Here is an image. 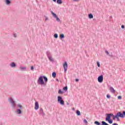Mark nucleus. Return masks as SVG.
<instances>
[{
  "instance_id": "nucleus-1",
  "label": "nucleus",
  "mask_w": 125,
  "mask_h": 125,
  "mask_svg": "<svg viewBox=\"0 0 125 125\" xmlns=\"http://www.w3.org/2000/svg\"><path fill=\"white\" fill-rule=\"evenodd\" d=\"M107 116L105 118L106 122H108L109 124H113V120L111 119V117H113V120H116L117 119V121H118V117H116L117 115H114V114L110 113V114H106Z\"/></svg>"
},
{
  "instance_id": "nucleus-2",
  "label": "nucleus",
  "mask_w": 125,
  "mask_h": 125,
  "mask_svg": "<svg viewBox=\"0 0 125 125\" xmlns=\"http://www.w3.org/2000/svg\"><path fill=\"white\" fill-rule=\"evenodd\" d=\"M8 102L10 103L13 109H16V103L13 100V98L10 97L8 98Z\"/></svg>"
},
{
  "instance_id": "nucleus-3",
  "label": "nucleus",
  "mask_w": 125,
  "mask_h": 125,
  "mask_svg": "<svg viewBox=\"0 0 125 125\" xmlns=\"http://www.w3.org/2000/svg\"><path fill=\"white\" fill-rule=\"evenodd\" d=\"M116 115V118H117V121L120 122V118H122V119H123V118H125V111H123L122 113L121 112H118L117 113Z\"/></svg>"
},
{
  "instance_id": "nucleus-4",
  "label": "nucleus",
  "mask_w": 125,
  "mask_h": 125,
  "mask_svg": "<svg viewBox=\"0 0 125 125\" xmlns=\"http://www.w3.org/2000/svg\"><path fill=\"white\" fill-rule=\"evenodd\" d=\"M37 83L38 84H41V85H44V84H45L44 81H43V78L42 76H40L39 78L37 81Z\"/></svg>"
},
{
  "instance_id": "nucleus-5",
  "label": "nucleus",
  "mask_w": 125,
  "mask_h": 125,
  "mask_svg": "<svg viewBox=\"0 0 125 125\" xmlns=\"http://www.w3.org/2000/svg\"><path fill=\"white\" fill-rule=\"evenodd\" d=\"M58 102L62 105H64V101L63 100L62 97L60 96L58 97Z\"/></svg>"
},
{
  "instance_id": "nucleus-6",
  "label": "nucleus",
  "mask_w": 125,
  "mask_h": 125,
  "mask_svg": "<svg viewBox=\"0 0 125 125\" xmlns=\"http://www.w3.org/2000/svg\"><path fill=\"white\" fill-rule=\"evenodd\" d=\"M51 14H52L53 17L56 18V21H57V22H60V19H59V18L58 17V16H57V15H56V14L54 13L53 12H51Z\"/></svg>"
},
{
  "instance_id": "nucleus-7",
  "label": "nucleus",
  "mask_w": 125,
  "mask_h": 125,
  "mask_svg": "<svg viewBox=\"0 0 125 125\" xmlns=\"http://www.w3.org/2000/svg\"><path fill=\"white\" fill-rule=\"evenodd\" d=\"M39 114L40 115V116H45V114H44V112H43V109H42V108H40L39 110Z\"/></svg>"
},
{
  "instance_id": "nucleus-8",
  "label": "nucleus",
  "mask_w": 125,
  "mask_h": 125,
  "mask_svg": "<svg viewBox=\"0 0 125 125\" xmlns=\"http://www.w3.org/2000/svg\"><path fill=\"white\" fill-rule=\"evenodd\" d=\"M63 68L64 73H66V72H67V69H68V63L67 62H65L63 64Z\"/></svg>"
},
{
  "instance_id": "nucleus-9",
  "label": "nucleus",
  "mask_w": 125,
  "mask_h": 125,
  "mask_svg": "<svg viewBox=\"0 0 125 125\" xmlns=\"http://www.w3.org/2000/svg\"><path fill=\"white\" fill-rule=\"evenodd\" d=\"M98 82L99 83H103V75H101V76H99L98 78Z\"/></svg>"
},
{
  "instance_id": "nucleus-10",
  "label": "nucleus",
  "mask_w": 125,
  "mask_h": 125,
  "mask_svg": "<svg viewBox=\"0 0 125 125\" xmlns=\"http://www.w3.org/2000/svg\"><path fill=\"white\" fill-rule=\"evenodd\" d=\"M5 3L6 5H10L11 4V1L10 0H5Z\"/></svg>"
},
{
  "instance_id": "nucleus-11",
  "label": "nucleus",
  "mask_w": 125,
  "mask_h": 125,
  "mask_svg": "<svg viewBox=\"0 0 125 125\" xmlns=\"http://www.w3.org/2000/svg\"><path fill=\"white\" fill-rule=\"evenodd\" d=\"M35 110H38L39 108V103L38 102H35Z\"/></svg>"
},
{
  "instance_id": "nucleus-12",
  "label": "nucleus",
  "mask_w": 125,
  "mask_h": 125,
  "mask_svg": "<svg viewBox=\"0 0 125 125\" xmlns=\"http://www.w3.org/2000/svg\"><path fill=\"white\" fill-rule=\"evenodd\" d=\"M9 66H11L12 68H14V67H16V64L15 62H12L9 64Z\"/></svg>"
},
{
  "instance_id": "nucleus-13",
  "label": "nucleus",
  "mask_w": 125,
  "mask_h": 125,
  "mask_svg": "<svg viewBox=\"0 0 125 125\" xmlns=\"http://www.w3.org/2000/svg\"><path fill=\"white\" fill-rule=\"evenodd\" d=\"M16 113L18 115H21V114H22V110L20 109H17Z\"/></svg>"
},
{
  "instance_id": "nucleus-14",
  "label": "nucleus",
  "mask_w": 125,
  "mask_h": 125,
  "mask_svg": "<svg viewBox=\"0 0 125 125\" xmlns=\"http://www.w3.org/2000/svg\"><path fill=\"white\" fill-rule=\"evenodd\" d=\"M46 54L48 58L51 56V53H50V52H49V51L46 52Z\"/></svg>"
},
{
  "instance_id": "nucleus-15",
  "label": "nucleus",
  "mask_w": 125,
  "mask_h": 125,
  "mask_svg": "<svg viewBox=\"0 0 125 125\" xmlns=\"http://www.w3.org/2000/svg\"><path fill=\"white\" fill-rule=\"evenodd\" d=\"M48 59L49 61H51V62H53V61H54V60H53V58H52V56H50L48 57Z\"/></svg>"
},
{
  "instance_id": "nucleus-16",
  "label": "nucleus",
  "mask_w": 125,
  "mask_h": 125,
  "mask_svg": "<svg viewBox=\"0 0 125 125\" xmlns=\"http://www.w3.org/2000/svg\"><path fill=\"white\" fill-rule=\"evenodd\" d=\"M57 3L58 4H62V0H57Z\"/></svg>"
},
{
  "instance_id": "nucleus-17",
  "label": "nucleus",
  "mask_w": 125,
  "mask_h": 125,
  "mask_svg": "<svg viewBox=\"0 0 125 125\" xmlns=\"http://www.w3.org/2000/svg\"><path fill=\"white\" fill-rule=\"evenodd\" d=\"M42 77H43V79H44V81L45 83H46L48 81L47 78L46 77L43 76Z\"/></svg>"
},
{
  "instance_id": "nucleus-18",
  "label": "nucleus",
  "mask_w": 125,
  "mask_h": 125,
  "mask_svg": "<svg viewBox=\"0 0 125 125\" xmlns=\"http://www.w3.org/2000/svg\"><path fill=\"white\" fill-rule=\"evenodd\" d=\"M110 89L112 93H115V89H114V88H113V87H110Z\"/></svg>"
},
{
  "instance_id": "nucleus-19",
  "label": "nucleus",
  "mask_w": 125,
  "mask_h": 125,
  "mask_svg": "<svg viewBox=\"0 0 125 125\" xmlns=\"http://www.w3.org/2000/svg\"><path fill=\"white\" fill-rule=\"evenodd\" d=\"M20 69L21 71H25V70H26V67L25 66H21L20 67Z\"/></svg>"
},
{
  "instance_id": "nucleus-20",
  "label": "nucleus",
  "mask_w": 125,
  "mask_h": 125,
  "mask_svg": "<svg viewBox=\"0 0 125 125\" xmlns=\"http://www.w3.org/2000/svg\"><path fill=\"white\" fill-rule=\"evenodd\" d=\"M88 17L90 19H92V18H93V15L90 14L88 15Z\"/></svg>"
},
{
  "instance_id": "nucleus-21",
  "label": "nucleus",
  "mask_w": 125,
  "mask_h": 125,
  "mask_svg": "<svg viewBox=\"0 0 125 125\" xmlns=\"http://www.w3.org/2000/svg\"><path fill=\"white\" fill-rule=\"evenodd\" d=\"M60 39H64V38H65V36L63 34H61L60 36Z\"/></svg>"
},
{
  "instance_id": "nucleus-22",
  "label": "nucleus",
  "mask_w": 125,
  "mask_h": 125,
  "mask_svg": "<svg viewBox=\"0 0 125 125\" xmlns=\"http://www.w3.org/2000/svg\"><path fill=\"white\" fill-rule=\"evenodd\" d=\"M52 76L53 78H55L56 77V72H53L52 74Z\"/></svg>"
},
{
  "instance_id": "nucleus-23",
  "label": "nucleus",
  "mask_w": 125,
  "mask_h": 125,
  "mask_svg": "<svg viewBox=\"0 0 125 125\" xmlns=\"http://www.w3.org/2000/svg\"><path fill=\"white\" fill-rule=\"evenodd\" d=\"M77 116H81V112L79 110L76 111Z\"/></svg>"
},
{
  "instance_id": "nucleus-24",
  "label": "nucleus",
  "mask_w": 125,
  "mask_h": 125,
  "mask_svg": "<svg viewBox=\"0 0 125 125\" xmlns=\"http://www.w3.org/2000/svg\"><path fill=\"white\" fill-rule=\"evenodd\" d=\"M94 124L96 125H101V124H100L98 121H95L94 122Z\"/></svg>"
},
{
  "instance_id": "nucleus-25",
  "label": "nucleus",
  "mask_w": 125,
  "mask_h": 125,
  "mask_svg": "<svg viewBox=\"0 0 125 125\" xmlns=\"http://www.w3.org/2000/svg\"><path fill=\"white\" fill-rule=\"evenodd\" d=\"M58 93L59 94H63V91L61 89H60L58 91Z\"/></svg>"
},
{
  "instance_id": "nucleus-26",
  "label": "nucleus",
  "mask_w": 125,
  "mask_h": 125,
  "mask_svg": "<svg viewBox=\"0 0 125 125\" xmlns=\"http://www.w3.org/2000/svg\"><path fill=\"white\" fill-rule=\"evenodd\" d=\"M63 90H64V91H67V90H68V87L67 86H65L63 88Z\"/></svg>"
},
{
  "instance_id": "nucleus-27",
  "label": "nucleus",
  "mask_w": 125,
  "mask_h": 125,
  "mask_svg": "<svg viewBox=\"0 0 125 125\" xmlns=\"http://www.w3.org/2000/svg\"><path fill=\"white\" fill-rule=\"evenodd\" d=\"M54 38H55V39H57L58 38V34H55L54 35Z\"/></svg>"
},
{
  "instance_id": "nucleus-28",
  "label": "nucleus",
  "mask_w": 125,
  "mask_h": 125,
  "mask_svg": "<svg viewBox=\"0 0 125 125\" xmlns=\"http://www.w3.org/2000/svg\"><path fill=\"white\" fill-rule=\"evenodd\" d=\"M18 107H19L20 109H22V105L20 104H18Z\"/></svg>"
},
{
  "instance_id": "nucleus-29",
  "label": "nucleus",
  "mask_w": 125,
  "mask_h": 125,
  "mask_svg": "<svg viewBox=\"0 0 125 125\" xmlns=\"http://www.w3.org/2000/svg\"><path fill=\"white\" fill-rule=\"evenodd\" d=\"M98 67H100V62H97Z\"/></svg>"
},
{
  "instance_id": "nucleus-30",
  "label": "nucleus",
  "mask_w": 125,
  "mask_h": 125,
  "mask_svg": "<svg viewBox=\"0 0 125 125\" xmlns=\"http://www.w3.org/2000/svg\"><path fill=\"white\" fill-rule=\"evenodd\" d=\"M83 122L86 124V125H87V121L86 119H84Z\"/></svg>"
},
{
  "instance_id": "nucleus-31",
  "label": "nucleus",
  "mask_w": 125,
  "mask_h": 125,
  "mask_svg": "<svg viewBox=\"0 0 125 125\" xmlns=\"http://www.w3.org/2000/svg\"><path fill=\"white\" fill-rule=\"evenodd\" d=\"M106 97H107V98L109 99V98H110L111 97V96L110 95H109L108 94H107L106 95Z\"/></svg>"
},
{
  "instance_id": "nucleus-32",
  "label": "nucleus",
  "mask_w": 125,
  "mask_h": 125,
  "mask_svg": "<svg viewBox=\"0 0 125 125\" xmlns=\"http://www.w3.org/2000/svg\"><path fill=\"white\" fill-rule=\"evenodd\" d=\"M31 71H34V66H32L31 67Z\"/></svg>"
},
{
  "instance_id": "nucleus-33",
  "label": "nucleus",
  "mask_w": 125,
  "mask_h": 125,
  "mask_svg": "<svg viewBox=\"0 0 125 125\" xmlns=\"http://www.w3.org/2000/svg\"><path fill=\"white\" fill-rule=\"evenodd\" d=\"M118 99H119V100L122 99V96H118Z\"/></svg>"
},
{
  "instance_id": "nucleus-34",
  "label": "nucleus",
  "mask_w": 125,
  "mask_h": 125,
  "mask_svg": "<svg viewBox=\"0 0 125 125\" xmlns=\"http://www.w3.org/2000/svg\"><path fill=\"white\" fill-rule=\"evenodd\" d=\"M47 20H48V17H46L45 19V21H47Z\"/></svg>"
},
{
  "instance_id": "nucleus-35",
  "label": "nucleus",
  "mask_w": 125,
  "mask_h": 125,
  "mask_svg": "<svg viewBox=\"0 0 125 125\" xmlns=\"http://www.w3.org/2000/svg\"><path fill=\"white\" fill-rule=\"evenodd\" d=\"M121 28H122V29H125V25H122L121 26Z\"/></svg>"
},
{
  "instance_id": "nucleus-36",
  "label": "nucleus",
  "mask_w": 125,
  "mask_h": 125,
  "mask_svg": "<svg viewBox=\"0 0 125 125\" xmlns=\"http://www.w3.org/2000/svg\"><path fill=\"white\" fill-rule=\"evenodd\" d=\"M105 52L106 54H107V55H109V52H108V51H105Z\"/></svg>"
},
{
  "instance_id": "nucleus-37",
  "label": "nucleus",
  "mask_w": 125,
  "mask_h": 125,
  "mask_svg": "<svg viewBox=\"0 0 125 125\" xmlns=\"http://www.w3.org/2000/svg\"><path fill=\"white\" fill-rule=\"evenodd\" d=\"M73 0V1H76V2H78L80 1V0Z\"/></svg>"
},
{
  "instance_id": "nucleus-38",
  "label": "nucleus",
  "mask_w": 125,
  "mask_h": 125,
  "mask_svg": "<svg viewBox=\"0 0 125 125\" xmlns=\"http://www.w3.org/2000/svg\"><path fill=\"white\" fill-rule=\"evenodd\" d=\"M75 81H76V82H79V79H76L75 80Z\"/></svg>"
},
{
  "instance_id": "nucleus-39",
  "label": "nucleus",
  "mask_w": 125,
  "mask_h": 125,
  "mask_svg": "<svg viewBox=\"0 0 125 125\" xmlns=\"http://www.w3.org/2000/svg\"><path fill=\"white\" fill-rule=\"evenodd\" d=\"M112 125H118V124H117V123H114Z\"/></svg>"
},
{
  "instance_id": "nucleus-40",
  "label": "nucleus",
  "mask_w": 125,
  "mask_h": 125,
  "mask_svg": "<svg viewBox=\"0 0 125 125\" xmlns=\"http://www.w3.org/2000/svg\"><path fill=\"white\" fill-rule=\"evenodd\" d=\"M14 37L15 38H16V37H17L16 34H14Z\"/></svg>"
},
{
  "instance_id": "nucleus-41",
  "label": "nucleus",
  "mask_w": 125,
  "mask_h": 125,
  "mask_svg": "<svg viewBox=\"0 0 125 125\" xmlns=\"http://www.w3.org/2000/svg\"><path fill=\"white\" fill-rule=\"evenodd\" d=\"M53 1H54V2H56V0H53Z\"/></svg>"
},
{
  "instance_id": "nucleus-42",
  "label": "nucleus",
  "mask_w": 125,
  "mask_h": 125,
  "mask_svg": "<svg viewBox=\"0 0 125 125\" xmlns=\"http://www.w3.org/2000/svg\"><path fill=\"white\" fill-rule=\"evenodd\" d=\"M56 81H57V82H59V80H58V79H56Z\"/></svg>"
},
{
  "instance_id": "nucleus-43",
  "label": "nucleus",
  "mask_w": 125,
  "mask_h": 125,
  "mask_svg": "<svg viewBox=\"0 0 125 125\" xmlns=\"http://www.w3.org/2000/svg\"><path fill=\"white\" fill-rule=\"evenodd\" d=\"M0 125H2V123L0 122Z\"/></svg>"
}]
</instances>
